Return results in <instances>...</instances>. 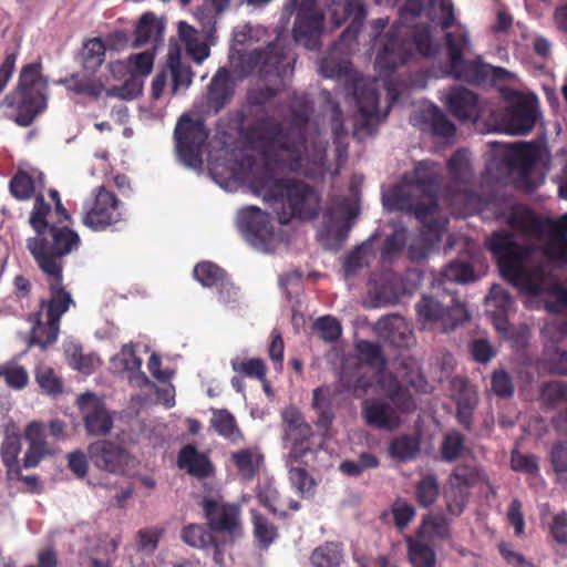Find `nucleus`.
I'll use <instances>...</instances> for the list:
<instances>
[{
	"instance_id": "nucleus-1",
	"label": "nucleus",
	"mask_w": 567,
	"mask_h": 567,
	"mask_svg": "<svg viewBox=\"0 0 567 567\" xmlns=\"http://www.w3.org/2000/svg\"><path fill=\"white\" fill-rule=\"evenodd\" d=\"M289 109V125L266 115L243 131L251 147L265 148L264 165L252 173L250 188L269 204L282 225L291 219L312 220L321 208V196L315 187L279 176L285 171L300 172L307 154L306 128L312 106L305 95L295 94Z\"/></svg>"
},
{
	"instance_id": "nucleus-2",
	"label": "nucleus",
	"mask_w": 567,
	"mask_h": 567,
	"mask_svg": "<svg viewBox=\"0 0 567 567\" xmlns=\"http://www.w3.org/2000/svg\"><path fill=\"white\" fill-rule=\"evenodd\" d=\"M486 245L503 277L530 296H540L546 290L543 257L567 266V230L543 247L518 244L514 233L497 230L491 234Z\"/></svg>"
},
{
	"instance_id": "nucleus-3",
	"label": "nucleus",
	"mask_w": 567,
	"mask_h": 567,
	"mask_svg": "<svg viewBox=\"0 0 567 567\" xmlns=\"http://www.w3.org/2000/svg\"><path fill=\"white\" fill-rule=\"evenodd\" d=\"M441 182L436 164L420 162L406 184L394 187L384 196V206L389 210L412 213L425 224L426 218L437 210Z\"/></svg>"
},
{
	"instance_id": "nucleus-4",
	"label": "nucleus",
	"mask_w": 567,
	"mask_h": 567,
	"mask_svg": "<svg viewBox=\"0 0 567 567\" xmlns=\"http://www.w3.org/2000/svg\"><path fill=\"white\" fill-rule=\"evenodd\" d=\"M41 62L24 65L19 75L18 85L3 102L16 107L14 122L23 127L31 125L34 118L47 107L48 80L41 74Z\"/></svg>"
},
{
	"instance_id": "nucleus-5",
	"label": "nucleus",
	"mask_w": 567,
	"mask_h": 567,
	"mask_svg": "<svg viewBox=\"0 0 567 567\" xmlns=\"http://www.w3.org/2000/svg\"><path fill=\"white\" fill-rule=\"evenodd\" d=\"M79 234L68 226L51 225L44 234L27 239V249L41 271L63 272V257L78 250Z\"/></svg>"
},
{
	"instance_id": "nucleus-6",
	"label": "nucleus",
	"mask_w": 567,
	"mask_h": 567,
	"mask_svg": "<svg viewBox=\"0 0 567 567\" xmlns=\"http://www.w3.org/2000/svg\"><path fill=\"white\" fill-rule=\"evenodd\" d=\"M360 213L357 200L342 195L332 196L323 213L319 240L328 249H339L347 240L352 228V220Z\"/></svg>"
},
{
	"instance_id": "nucleus-7",
	"label": "nucleus",
	"mask_w": 567,
	"mask_h": 567,
	"mask_svg": "<svg viewBox=\"0 0 567 567\" xmlns=\"http://www.w3.org/2000/svg\"><path fill=\"white\" fill-rule=\"evenodd\" d=\"M445 43L449 59V74L468 84L487 83L488 64L478 56L474 60L464 59L470 47V38L465 31L446 32Z\"/></svg>"
},
{
	"instance_id": "nucleus-8",
	"label": "nucleus",
	"mask_w": 567,
	"mask_h": 567,
	"mask_svg": "<svg viewBox=\"0 0 567 567\" xmlns=\"http://www.w3.org/2000/svg\"><path fill=\"white\" fill-rule=\"evenodd\" d=\"M506 224L523 238L539 239L547 235L551 240L567 230V213L557 219H550L536 214L526 205L516 204L507 212Z\"/></svg>"
},
{
	"instance_id": "nucleus-9",
	"label": "nucleus",
	"mask_w": 567,
	"mask_h": 567,
	"mask_svg": "<svg viewBox=\"0 0 567 567\" xmlns=\"http://www.w3.org/2000/svg\"><path fill=\"white\" fill-rule=\"evenodd\" d=\"M415 310L423 327L439 326L443 331L453 330L468 319L465 306L451 295L443 296V299L424 295Z\"/></svg>"
},
{
	"instance_id": "nucleus-10",
	"label": "nucleus",
	"mask_w": 567,
	"mask_h": 567,
	"mask_svg": "<svg viewBox=\"0 0 567 567\" xmlns=\"http://www.w3.org/2000/svg\"><path fill=\"white\" fill-rule=\"evenodd\" d=\"M91 195V204L84 206L83 225L93 231L120 230L126 218L117 196L105 186L95 187Z\"/></svg>"
},
{
	"instance_id": "nucleus-11",
	"label": "nucleus",
	"mask_w": 567,
	"mask_h": 567,
	"mask_svg": "<svg viewBox=\"0 0 567 567\" xmlns=\"http://www.w3.org/2000/svg\"><path fill=\"white\" fill-rule=\"evenodd\" d=\"M514 100L503 109L489 114L494 130L509 135H526L532 132L537 120V105L518 92L512 93Z\"/></svg>"
},
{
	"instance_id": "nucleus-12",
	"label": "nucleus",
	"mask_w": 567,
	"mask_h": 567,
	"mask_svg": "<svg viewBox=\"0 0 567 567\" xmlns=\"http://www.w3.org/2000/svg\"><path fill=\"white\" fill-rule=\"evenodd\" d=\"M174 135L178 155L184 164L192 168H200L203 146L209 135L204 122L183 115L176 124Z\"/></svg>"
},
{
	"instance_id": "nucleus-13",
	"label": "nucleus",
	"mask_w": 567,
	"mask_h": 567,
	"mask_svg": "<svg viewBox=\"0 0 567 567\" xmlns=\"http://www.w3.org/2000/svg\"><path fill=\"white\" fill-rule=\"evenodd\" d=\"M202 508L210 532L224 535L231 540L243 535L241 508L237 504L205 497Z\"/></svg>"
},
{
	"instance_id": "nucleus-14",
	"label": "nucleus",
	"mask_w": 567,
	"mask_h": 567,
	"mask_svg": "<svg viewBox=\"0 0 567 567\" xmlns=\"http://www.w3.org/2000/svg\"><path fill=\"white\" fill-rule=\"evenodd\" d=\"M238 227L245 239L256 249L270 252L276 237L269 215L256 206L243 208L238 214Z\"/></svg>"
},
{
	"instance_id": "nucleus-15",
	"label": "nucleus",
	"mask_w": 567,
	"mask_h": 567,
	"mask_svg": "<svg viewBox=\"0 0 567 567\" xmlns=\"http://www.w3.org/2000/svg\"><path fill=\"white\" fill-rule=\"evenodd\" d=\"M324 14L315 0H301L292 27L296 43L308 50H318L321 45Z\"/></svg>"
},
{
	"instance_id": "nucleus-16",
	"label": "nucleus",
	"mask_w": 567,
	"mask_h": 567,
	"mask_svg": "<svg viewBox=\"0 0 567 567\" xmlns=\"http://www.w3.org/2000/svg\"><path fill=\"white\" fill-rule=\"evenodd\" d=\"M168 78L172 95H176L179 90H186L193 82L194 72L189 64L183 62L178 49H169L164 65L154 76L151 85L152 99L159 100L163 96Z\"/></svg>"
},
{
	"instance_id": "nucleus-17",
	"label": "nucleus",
	"mask_w": 567,
	"mask_h": 567,
	"mask_svg": "<svg viewBox=\"0 0 567 567\" xmlns=\"http://www.w3.org/2000/svg\"><path fill=\"white\" fill-rule=\"evenodd\" d=\"M252 60L256 64L260 65V73L265 78L277 76L285 79L293 70L291 64L295 62V59H289L288 48L279 37L269 42L264 49L254 51Z\"/></svg>"
},
{
	"instance_id": "nucleus-18",
	"label": "nucleus",
	"mask_w": 567,
	"mask_h": 567,
	"mask_svg": "<svg viewBox=\"0 0 567 567\" xmlns=\"http://www.w3.org/2000/svg\"><path fill=\"white\" fill-rule=\"evenodd\" d=\"M87 456L96 468L112 474L123 473L128 463L126 450L109 440L91 443L87 446Z\"/></svg>"
},
{
	"instance_id": "nucleus-19",
	"label": "nucleus",
	"mask_w": 567,
	"mask_h": 567,
	"mask_svg": "<svg viewBox=\"0 0 567 567\" xmlns=\"http://www.w3.org/2000/svg\"><path fill=\"white\" fill-rule=\"evenodd\" d=\"M47 277L50 297L40 301L41 313L44 311L48 320L60 323L61 317L69 310L74 300L63 285V272L42 271Z\"/></svg>"
},
{
	"instance_id": "nucleus-20",
	"label": "nucleus",
	"mask_w": 567,
	"mask_h": 567,
	"mask_svg": "<svg viewBox=\"0 0 567 567\" xmlns=\"http://www.w3.org/2000/svg\"><path fill=\"white\" fill-rule=\"evenodd\" d=\"M78 401L86 433L91 436L109 434L113 427V417L104 403L93 393H84Z\"/></svg>"
},
{
	"instance_id": "nucleus-21",
	"label": "nucleus",
	"mask_w": 567,
	"mask_h": 567,
	"mask_svg": "<svg viewBox=\"0 0 567 567\" xmlns=\"http://www.w3.org/2000/svg\"><path fill=\"white\" fill-rule=\"evenodd\" d=\"M28 449L22 457V467L34 468L48 456L54 454V449L47 440L45 426L42 422L32 421L24 430Z\"/></svg>"
},
{
	"instance_id": "nucleus-22",
	"label": "nucleus",
	"mask_w": 567,
	"mask_h": 567,
	"mask_svg": "<svg viewBox=\"0 0 567 567\" xmlns=\"http://www.w3.org/2000/svg\"><path fill=\"white\" fill-rule=\"evenodd\" d=\"M539 158V147L534 143H517L505 156L511 173H516L529 187V177Z\"/></svg>"
},
{
	"instance_id": "nucleus-23",
	"label": "nucleus",
	"mask_w": 567,
	"mask_h": 567,
	"mask_svg": "<svg viewBox=\"0 0 567 567\" xmlns=\"http://www.w3.org/2000/svg\"><path fill=\"white\" fill-rule=\"evenodd\" d=\"M453 399L456 403V419L465 429L471 430L473 412L477 405V393L473 384L465 378L456 377L452 380Z\"/></svg>"
},
{
	"instance_id": "nucleus-24",
	"label": "nucleus",
	"mask_w": 567,
	"mask_h": 567,
	"mask_svg": "<svg viewBox=\"0 0 567 567\" xmlns=\"http://www.w3.org/2000/svg\"><path fill=\"white\" fill-rule=\"evenodd\" d=\"M367 425L379 430H394L400 423V416L388 403L365 400L361 409Z\"/></svg>"
},
{
	"instance_id": "nucleus-25",
	"label": "nucleus",
	"mask_w": 567,
	"mask_h": 567,
	"mask_svg": "<svg viewBox=\"0 0 567 567\" xmlns=\"http://www.w3.org/2000/svg\"><path fill=\"white\" fill-rule=\"evenodd\" d=\"M177 465L198 480L207 478L214 472V465L209 457L192 444H187L179 450Z\"/></svg>"
},
{
	"instance_id": "nucleus-26",
	"label": "nucleus",
	"mask_w": 567,
	"mask_h": 567,
	"mask_svg": "<svg viewBox=\"0 0 567 567\" xmlns=\"http://www.w3.org/2000/svg\"><path fill=\"white\" fill-rule=\"evenodd\" d=\"M412 53L395 37L388 35L383 48L375 58V64L380 70L394 72L400 65L410 61Z\"/></svg>"
},
{
	"instance_id": "nucleus-27",
	"label": "nucleus",
	"mask_w": 567,
	"mask_h": 567,
	"mask_svg": "<svg viewBox=\"0 0 567 567\" xmlns=\"http://www.w3.org/2000/svg\"><path fill=\"white\" fill-rule=\"evenodd\" d=\"M451 113L461 121H476L478 118L477 95L468 89L456 87L447 97Z\"/></svg>"
},
{
	"instance_id": "nucleus-28",
	"label": "nucleus",
	"mask_w": 567,
	"mask_h": 567,
	"mask_svg": "<svg viewBox=\"0 0 567 567\" xmlns=\"http://www.w3.org/2000/svg\"><path fill=\"white\" fill-rule=\"evenodd\" d=\"M312 408L317 414L315 424L321 435L327 437L336 419L333 398L328 386H319L313 390Z\"/></svg>"
},
{
	"instance_id": "nucleus-29",
	"label": "nucleus",
	"mask_w": 567,
	"mask_h": 567,
	"mask_svg": "<svg viewBox=\"0 0 567 567\" xmlns=\"http://www.w3.org/2000/svg\"><path fill=\"white\" fill-rule=\"evenodd\" d=\"M379 334L394 347H408L412 332L405 320L399 315H388L377 322Z\"/></svg>"
},
{
	"instance_id": "nucleus-30",
	"label": "nucleus",
	"mask_w": 567,
	"mask_h": 567,
	"mask_svg": "<svg viewBox=\"0 0 567 567\" xmlns=\"http://www.w3.org/2000/svg\"><path fill=\"white\" fill-rule=\"evenodd\" d=\"M233 95L234 86L227 71L219 70L208 85V107L218 113L230 102Z\"/></svg>"
},
{
	"instance_id": "nucleus-31",
	"label": "nucleus",
	"mask_w": 567,
	"mask_h": 567,
	"mask_svg": "<svg viewBox=\"0 0 567 567\" xmlns=\"http://www.w3.org/2000/svg\"><path fill=\"white\" fill-rule=\"evenodd\" d=\"M324 101V109L330 113V126L333 135V142L337 145L339 155L347 151V143L344 140L348 136V131L344 126L343 112L340 104L333 100L332 95L328 91H322Z\"/></svg>"
},
{
	"instance_id": "nucleus-32",
	"label": "nucleus",
	"mask_w": 567,
	"mask_h": 567,
	"mask_svg": "<svg viewBox=\"0 0 567 567\" xmlns=\"http://www.w3.org/2000/svg\"><path fill=\"white\" fill-rule=\"evenodd\" d=\"M536 367L539 371L550 375L567 377V350L545 344Z\"/></svg>"
},
{
	"instance_id": "nucleus-33",
	"label": "nucleus",
	"mask_w": 567,
	"mask_h": 567,
	"mask_svg": "<svg viewBox=\"0 0 567 567\" xmlns=\"http://www.w3.org/2000/svg\"><path fill=\"white\" fill-rule=\"evenodd\" d=\"M480 481L478 470L474 465L460 464L449 477L451 489L458 495L462 501L467 495V491L474 487Z\"/></svg>"
},
{
	"instance_id": "nucleus-34",
	"label": "nucleus",
	"mask_w": 567,
	"mask_h": 567,
	"mask_svg": "<svg viewBox=\"0 0 567 567\" xmlns=\"http://www.w3.org/2000/svg\"><path fill=\"white\" fill-rule=\"evenodd\" d=\"M56 84L63 85L68 91L75 94H85L92 97H99L105 92V85L92 76H82L79 73H72L68 78L56 81Z\"/></svg>"
},
{
	"instance_id": "nucleus-35",
	"label": "nucleus",
	"mask_w": 567,
	"mask_h": 567,
	"mask_svg": "<svg viewBox=\"0 0 567 567\" xmlns=\"http://www.w3.org/2000/svg\"><path fill=\"white\" fill-rule=\"evenodd\" d=\"M22 450L21 435L6 432L0 445V457L6 467V475H18L19 455Z\"/></svg>"
},
{
	"instance_id": "nucleus-36",
	"label": "nucleus",
	"mask_w": 567,
	"mask_h": 567,
	"mask_svg": "<svg viewBox=\"0 0 567 567\" xmlns=\"http://www.w3.org/2000/svg\"><path fill=\"white\" fill-rule=\"evenodd\" d=\"M389 456L393 460L406 463L415 460L420 453V440L413 435H400L391 440L388 449Z\"/></svg>"
},
{
	"instance_id": "nucleus-37",
	"label": "nucleus",
	"mask_w": 567,
	"mask_h": 567,
	"mask_svg": "<svg viewBox=\"0 0 567 567\" xmlns=\"http://www.w3.org/2000/svg\"><path fill=\"white\" fill-rule=\"evenodd\" d=\"M41 318V311L33 313L30 318L34 322L31 330L30 342L31 344H37L42 349H47L56 341L60 323H53L48 319L47 322L43 323Z\"/></svg>"
},
{
	"instance_id": "nucleus-38",
	"label": "nucleus",
	"mask_w": 567,
	"mask_h": 567,
	"mask_svg": "<svg viewBox=\"0 0 567 567\" xmlns=\"http://www.w3.org/2000/svg\"><path fill=\"white\" fill-rule=\"evenodd\" d=\"M313 437L312 427L307 423L284 439L291 444L290 456L295 461H301L308 453L313 452Z\"/></svg>"
},
{
	"instance_id": "nucleus-39",
	"label": "nucleus",
	"mask_w": 567,
	"mask_h": 567,
	"mask_svg": "<svg viewBox=\"0 0 567 567\" xmlns=\"http://www.w3.org/2000/svg\"><path fill=\"white\" fill-rule=\"evenodd\" d=\"M412 43L416 51L424 58H436L441 51V44L433 40L432 27L419 24L411 32Z\"/></svg>"
},
{
	"instance_id": "nucleus-40",
	"label": "nucleus",
	"mask_w": 567,
	"mask_h": 567,
	"mask_svg": "<svg viewBox=\"0 0 567 567\" xmlns=\"http://www.w3.org/2000/svg\"><path fill=\"white\" fill-rule=\"evenodd\" d=\"M210 424L220 436L227 440L236 442L243 439L236 419L228 410H213Z\"/></svg>"
},
{
	"instance_id": "nucleus-41",
	"label": "nucleus",
	"mask_w": 567,
	"mask_h": 567,
	"mask_svg": "<svg viewBox=\"0 0 567 567\" xmlns=\"http://www.w3.org/2000/svg\"><path fill=\"white\" fill-rule=\"evenodd\" d=\"M373 307L395 305L400 301L401 287L392 280H383L369 290Z\"/></svg>"
},
{
	"instance_id": "nucleus-42",
	"label": "nucleus",
	"mask_w": 567,
	"mask_h": 567,
	"mask_svg": "<svg viewBox=\"0 0 567 567\" xmlns=\"http://www.w3.org/2000/svg\"><path fill=\"white\" fill-rule=\"evenodd\" d=\"M451 178L460 184H468L473 177V169L465 150L455 151L446 163Z\"/></svg>"
},
{
	"instance_id": "nucleus-43",
	"label": "nucleus",
	"mask_w": 567,
	"mask_h": 567,
	"mask_svg": "<svg viewBox=\"0 0 567 567\" xmlns=\"http://www.w3.org/2000/svg\"><path fill=\"white\" fill-rule=\"evenodd\" d=\"M231 461L239 476L246 481H251L258 474L262 457L248 449H244L233 453Z\"/></svg>"
},
{
	"instance_id": "nucleus-44",
	"label": "nucleus",
	"mask_w": 567,
	"mask_h": 567,
	"mask_svg": "<svg viewBox=\"0 0 567 567\" xmlns=\"http://www.w3.org/2000/svg\"><path fill=\"white\" fill-rule=\"evenodd\" d=\"M415 499L419 506L430 508L440 495V485L435 475H423L414 486Z\"/></svg>"
},
{
	"instance_id": "nucleus-45",
	"label": "nucleus",
	"mask_w": 567,
	"mask_h": 567,
	"mask_svg": "<svg viewBox=\"0 0 567 567\" xmlns=\"http://www.w3.org/2000/svg\"><path fill=\"white\" fill-rule=\"evenodd\" d=\"M252 526L254 537L261 549H268L279 536L277 526L259 513H252Z\"/></svg>"
},
{
	"instance_id": "nucleus-46",
	"label": "nucleus",
	"mask_w": 567,
	"mask_h": 567,
	"mask_svg": "<svg viewBox=\"0 0 567 567\" xmlns=\"http://www.w3.org/2000/svg\"><path fill=\"white\" fill-rule=\"evenodd\" d=\"M182 540L194 548H206L208 545H214L216 549V556L218 555V545L214 536L199 524H189L182 529Z\"/></svg>"
},
{
	"instance_id": "nucleus-47",
	"label": "nucleus",
	"mask_w": 567,
	"mask_h": 567,
	"mask_svg": "<svg viewBox=\"0 0 567 567\" xmlns=\"http://www.w3.org/2000/svg\"><path fill=\"white\" fill-rule=\"evenodd\" d=\"M105 44L101 38H92L84 42L82 49V64L87 71H96L105 60Z\"/></svg>"
},
{
	"instance_id": "nucleus-48",
	"label": "nucleus",
	"mask_w": 567,
	"mask_h": 567,
	"mask_svg": "<svg viewBox=\"0 0 567 567\" xmlns=\"http://www.w3.org/2000/svg\"><path fill=\"white\" fill-rule=\"evenodd\" d=\"M426 14L432 22L443 30L451 28L455 21L454 6L451 0H430Z\"/></svg>"
},
{
	"instance_id": "nucleus-49",
	"label": "nucleus",
	"mask_w": 567,
	"mask_h": 567,
	"mask_svg": "<svg viewBox=\"0 0 567 567\" xmlns=\"http://www.w3.org/2000/svg\"><path fill=\"white\" fill-rule=\"evenodd\" d=\"M342 560L341 549L333 543H326L317 547L310 556L313 567H340Z\"/></svg>"
},
{
	"instance_id": "nucleus-50",
	"label": "nucleus",
	"mask_w": 567,
	"mask_h": 567,
	"mask_svg": "<svg viewBox=\"0 0 567 567\" xmlns=\"http://www.w3.org/2000/svg\"><path fill=\"white\" fill-rule=\"evenodd\" d=\"M343 11L347 16L352 14L355 11L354 17L348 24V27L340 34V41L342 43H350L357 40L361 29L363 27V21L365 18L364 8L361 4L354 3L352 1H348L344 4Z\"/></svg>"
},
{
	"instance_id": "nucleus-51",
	"label": "nucleus",
	"mask_w": 567,
	"mask_h": 567,
	"mask_svg": "<svg viewBox=\"0 0 567 567\" xmlns=\"http://www.w3.org/2000/svg\"><path fill=\"white\" fill-rule=\"evenodd\" d=\"M425 116L433 135L449 138L455 134L454 123L436 105H431Z\"/></svg>"
},
{
	"instance_id": "nucleus-52",
	"label": "nucleus",
	"mask_w": 567,
	"mask_h": 567,
	"mask_svg": "<svg viewBox=\"0 0 567 567\" xmlns=\"http://www.w3.org/2000/svg\"><path fill=\"white\" fill-rule=\"evenodd\" d=\"M227 272L210 261H202L194 268V277L204 287H217L226 277Z\"/></svg>"
},
{
	"instance_id": "nucleus-53",
	"label": "nucleus",
	"mask_w": 567,
	"mask_h": 567,
	"mask_svg": "<svg viewBox=\"0 0 567 567\" xmlns=\"http://www.w3.org/2000/svg\"><path fill=\"white\" fill-rule=\"evenodd\" d=\"M231 369L244 377L264 380L267 374V365L260 358L240 359L235 358L230 361Z\"/></svg>"
},
{
	"instance_id": "nucleus-54",
	"label": "nucleus",
	"mask_w": 567,
	"mask_h": 567,
	"mask_svg": "<svg viewBox=\"0 0 567 567\" xmlns=\"http://www.w3.org/2000/svg\"><path fill=\"white\" fill-rule=\"evenodd\" d=\"M342 386L354 398H362L373 385L372 377L362 373L360 370L354 371L350 375L347 372L341 374Z\"/></svg>"
},
{
	"instance_id": "nucleus-55",
	"label": "nucleus",
	"mask_w": 567,
	"mask_h": 567,
	"mask_svg": "<svg viewBox=\"0 0 567 567\" xmlns=\"http://www.w3.org/2000/svg\"><path fill=\"white\" fill-rule=\"evenodd\" d=\"M51 213V205L45 202L42 193L34 196V206L31 212L29 223L37 235L44 234L51 225L47 217Z\"/></svg>"
},
{
	"instance_id": "nucleus-56",
	"label": "nucleus",
	"mask_w": 567,
	"mask_h": 567,
	"mask_svg": "<svg viewBox=\"0 0 567 567\" xmlns=\"http://www.w3.org/2000/svg\"><path fill=\"white\" fill-rule=\"evenodd\" d=\"M9 189L18 200H28L35 193V181L24 171H19L10 179Z\"/></svg>"
},
{
	"instance_id": "nucleus-57",
	"label": "nucleus",
	"mask_w": 567,
	"mask_h": 567,
	"mask_svg": "<svg viewBox=\"0 0 567 567\" xmlns=\"http://www.w3.org/2000/svg\"><path fill=\"white\" fill-rule=\"evenodd\" d=\"M465 436L458 431H451L443 437L441 444V456L445 462H454L457 460L465 446Z\"/></svg>"
},
{
	"instance_id": "nucleus-58",
	"label": "nucleus",
	"mask_w": 567,
	"mask_h": 567,
	"mask_svg": "<svg viewBox=\"0 0 567 567\" xmlns=\"http://www.w3.org/2000/svg\"><path fill=\"white\" fill-rule=\"evenodd\" d=\"M143 91V80L131 75L122 85L105 87V94L109 97H118L121 100L131 101L138 97Z\"/></svg>"
},
{
	"instance_id": "nucleus-59",
	"label": "nucleus",
	"mask_w": 567,
	"mask_h": 567,
	"mask_svg": "<svg viewBox=\"0 0 567 567\" xmlns=\"http://www.w3.org/2000/svg\"><path fill=\"white\" fill-rule=\"evenodd\" d=\"M157 29L158 24L154 13L145 12L142 14L134 31V40L132 42V47L141 48L148 43Z\"/></svg>"
},
{
	"instance_id": "nucleus-60",
	"label": "nucleus",
	"mask_w": 567,
	"mask_h": 567,
	"mask_svg": "<svg viewBox=\"0 0 567 567\" xmlns=\"http://www.w3.org/2000/svg\"><path fill=\"white\" fill-rule=\"evenodd\" d=\"M409 557L413 567H435L436 564V555L433 548L421 542L409 545Z\"/></svg>"
},
{
	"instance_id": "nucleus-61",
	"label": "nucleus",
	"mask_w": 567,
	"mask_h": 567,
	"mask_svg": "<svg viewBox=\"0 0 567 567\" xmlns=\"http://www.w3.org/2000/svg\"><path fill=\"white\" fill-rule=\"evenodd\" d=\"M442 278L450 282L466 284L474 279V270L471 264L453 260L442 271Z\"/></svg>"
},
{
	"instance_id": "nucleus-62",
	"label": "nucleus",
	"mask_w": 567,
	"mask_h": 567,
	"mask_svg": "<svg viewBox=\"0 0 567 567\" xmlns=\"http://www.w3.org/2000/svg\"><path fill=\"white\" fill-rule=\"evenodd\" d=\"M358 351L361 360L378 372H383L386 367V360L383 357L381 348L370 341L358 343Z\"/></svg>"
},
{
	"instance_id": "nucleus-63",
	"label": "nucleus",
	"mask_w": 567,
	"mask_h": 567,
	"mask_svg": "<svg viewBox=\"0 0 567 567\" xmlns=\"http://www.w3.org/2000/svg\"><path fill=\"white\" fill-rule=\"evenodd\" d=\"M154 65V53L152 51H144L131 54L127 58V69L131 75L137 76L143 80L151 74Z\"/></svg>"
},
{
	"instance_id": "nucleus-64",
	"label": "nucleus",
	"mask_w": 567,
	"mask_h": 567,
	"mask_svg": "<svg viewBox=\"0 0 567 567\" xmlns=\"http://www.w3.org/2000/svg\"><path fill=\"white\" fill-rule=\"evenodd\" d=\"M288 477L291 485L303 497H309L315 494L316 481L302 467H291L288 472Z\"/></svg>"
}]
</instances>
